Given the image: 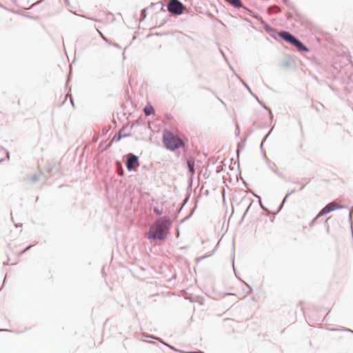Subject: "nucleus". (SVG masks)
Here are the masks:
<instances>
[{
    "mask_svg": "<svg viewBox=\"0 0 353 353\" xmlns=\"http://www.w3.org/2000/svg\"><path fill=\"white\" fill-rule=\"evenodd\" d=\"M261 214L263 216H268V214L267 212H261Z\"/></svg>",
    "mask_w": 353,
    "mask_h": 353,
    "instance_id": "62",
    "label": "nucleus"
},
{
    "mask_svg": "<svg viewBox=\"0 0 353 353\" xmlns=\"http://www.w3.org/2000/svg\"><path fill=\"white\" fill-rule=\"evenodd\" d=\"M283 3L288 8H293V6H291V2L290 0H282Z\"/></svg>",
    "mask_w": 353,
    "mask_h": 353,
    "instance_id": "36",
    "label": "nucleus"
},
{
    "mask_svg": "<svg viewBox=\"0 0 353 353\" xmlns=\"http://www.w3.org/2000/svg\"><path fill=\"white\" fill-rule=\"evenodd\" d=\"M259 103L269 112L270 117L271 119H272L273 114L272 112L271 109L268 105H266L263 101H259Z\"/></svg>",
    "mask_w": 353,
    "mask_h": 353,
    "instance_id": "20",
    "label": "nucleus"
},
{
    "mask_svg": "<svg viewBox=\"0 0 353 353\" xmlns=\"http://www.w3.org/2000/svg\"><path fill=\"white\" fill-rule=\"evenodd\" d=\"M193 353H205L203 352V351L201 350H199L198 352H192Z\"/></svg>",
    "mask_w": 353,
    "mask_h": 353,
    "instance_id": "63",
    "label": "nucleus"
},
{
    "mask_svg": "<svg viewBox=\"0 0 353 353\" xmlns=\"http://www.w3.org/2000/svg\"><path fill=\"white\" fill-rule=\"evenodd\" d=\"M16 228H19V227H22L23 224L22 223H14Z\"/></svg>",
    "mask_w": 353,
    "mask_h": 353,
    "instance_id": "58",
    "label": "nucleus"
},
{
    "mask_svg": "<svg viewBox=\"0 0 353 353\" xmlns=\"http://www.w3.org/2000/svg\"><path fill=\"white\" fill-rule=\"evenodd\" d=\"M144 113L146 117L154 114V110L152 106L148 103L143 108Z\"/></svg>",
    "mask_w": 353,
    "mask_h": 353,
    "instance_id": "14",
    "label": "nucleus"
},
{
    "mask_svg": "<svg viewBox=\"0 0 353 353\" xmlns=\"http://www.w3.org/2000/svg\"><path fill=\"white\" fill-rule=\"evenodd\" d=\"M38 180H39V176H38V175H37V174H33V175L30 177V181H31L32 183H35V182H37Z\"/></svg>",
    "mask_w": 353,
    "mask_h": 353,
    "instance_id": "34",
    "label": "nucleus"
},
{
    "mask_svg": "<svg viewBox=\"0 0 353 353\" xmlns=\"http://www.w3.org/2000/svg\"><path fill=\"white\" fill-rule=\"evenodd\" d=\"M330 330H331V331L341 330V331H345V332H350L353 334V331L351 329L347 328V327H342L341 329L333 327V328H330Z\"/></svg>",
    "mask_w": 353,
    "mask_h": 353,
    "instance_id": "24",
    "label": "nucleus"
},
{
    "mask_svg": "<svg viewBox=\"0 0 353 353\" xmlns=\"http://www.w3.org/2000/svg\"><path fill=\"white\" fill-rule=\"evenodd\" d=\"M6 157L9 159L10 158V152H9V151L6 150Z\"/></svg>",
    "mask_w": 353,
    "mask_h": 353,
    "instance_id": "57",
    "label": "nucleus"
},
{
    "mask_svg": "<svg viewBox=\"0 0 353 353\" xmlns=\"http://www.w3.org/2000/svg\"><path fill=\"white\" fill-rule=\"evenodd\" d=\"M196 208V207L192 210V212H191L189 215H188L187 216H185V218L181 221V222H183L184 221H185V220L188 219H189V218L192 215V214H193V212H194V210H195V208Z\"/></svg>",
    "mask_w": 353,
    "mask_h": 353,
    "instance_id": "40",
    "label": "nucleus"
},
{
    "mask_svg": "<svg viewBox=\"0 0 353 353\" xmlns=\"http://www.w3.org/2000/svg\"><path fill=\"white\" fill-rule=\"evenodd\" d=\"M253 202H254V200L252 198L246 196H243L241 199L239 204L240 205H244L245 204V205H248V206H247L245 212H243V215H242V216H241V219L239 221V223L243 222V221L246 214L248 213V210H250V207H251V205H252Z\"/></svg>",
    "mask_w": 353,
    "mask_h": 353,
    "instance_id": "7",
    "label": "nucleus"
},
{
    "mask_svg": "<svg viewBox=\"0 0 353 353\" xmlns=\"http://www.w3.org/2000/svg\"><path fill=\"white\" fill-rule=\"evenodd\" d=\"M246 140H247V137H244L243 139H241V141L240 143H239L237 145V148H236V152L238 159L239 158L240 152L244 149V148L245 146Z\"/></svg>",
    "mask_w": 353,
    "mask_h": 353,
    "instance_id": "11",
    "label": "nucleus"
},
{
    "mask_svg": "<svg viewBox=\"0 0 353 353\" xmlns=\"http://www.w3.org/2000/svg\"><path fill=\"white\" fill-rule=\"evenodd\" d=\"M238 79L240 80V81L242 83V84L247 88L248 91L250 92V93H252V90L251 88H250V86L247 84V83H245L243 79H241V77L239 76V75H236Z\"/></svg>",
    "mask_w": 353,
    "mask_h": 353,
    "instance_id": "22",
    "label": "nucleus"
},
{
    "mask_svg": "<svg viewBox=\"0 0 353 353\" xmlns=\"http://www.w3.org/2000/svg\"><path fill=\"white\" fill-rule=\"evenodd\" d=\"M276 174L280 178H284V174L281 172H279V171L277 172V173H276Z\"/></svg>",
    "mask_w": 353,
    "mask_h": 353,
    "instance_id": "43",
    "label": "nucleus"
},
{
    "mask_svg": "<svg viewBox=\"0 0 353 353\" xmlns=\"http://www.w3.org/2000/svg\"><path fill=\"white\" fill-rule=\"evenodd\" d=\"M260 149H261V152L263 154V159L266 161V163H268L270 161V159L267 157L263 148V146H262V144H261L260 145Z\"/></svg>",
    "mask_w": 353,
    "mask_h": 353,
    "instance_id": "23",
    "label": "nucleus"
},
{
    "mask_svg": "<svg viewBox=\"0 0 353 353\" xmlns=\"http://www.w3.org/2000/svg\"><path fill=\"white\" fill-rule=\"evenodd\" d=\"M252 131H253V130H252V129L249 130L248 132L246 134V135L245 136V137H247V138H248V137L250 136V134L252 133Z\"/></svg>",
    "mask_w": 353,
    "mask_h": 353,
    "instance_id": "48",
    "label": "nucleus"
},
{
    "mask_svg": "<svg viewBox=\"0 0 353 353\" xmlns=\"http://www.w3.org/2000/svg\"><path fill=\"white\" fill-rule=\"evenodd\" d=\"M153 210L160 217L157 218L150 226L146 233V237L151 242L158 245L159 242L163 241L167 239L172 228V221L169 216H161L162 210L158 208H154Z\"/></svg>",
    "mask_w": 353,
    "mask_h": 353,
    "instance_id": "1",
    "label": "nucleus"
},
{
    "mask_svg": "<svg viewBox=\"0 0 353 353\" xmlns=\"http://www.w3.org/2000/svg\"><path fill=\"white\" fill-rule=\"evenodd\" d=\"M232 267H233L234 274H235L236 277L239 278L240 272L235 268L234 264V260L232 261Z\"/></svg>",
    "mask_w": 353,
    "mask_h": 353,
    "instance_id": "35",
    "label": "nucleus"
},
{
    "mask_svg": "<svg viewBox=\"0 0 353 353\" xmlns=\"http://www.w3.org/2000/svg\"><path fill=\"white\" fill-rule=\"evenodd\" d=\"M162 143L164 148L170 152H174L180 148H185L184 141L170 130H165L162 134Z\"/></svg>",
    "mask_w": 353,
    "mask_h": 353,
    "instance_id": "2",
    "label": "nucleus"
},
{
    "mask_svg": "<svg viewBox=\"0 0 353 353\" xmlns=\"http://www.w3.org/2000/svg\"><path fill=\"white\" fill-rule=\"evenodd\" d=\"M352 214H353V209H350L349 215H348V221L350 225V231L352 235L353 236V220H352Z\"/></svg>",
    "mask_w": 353,
    "mask_h": 353,
    "instance_id": "18",
    "label": "nucleus"
},
{
    "mask_svg": "<svg viewBox=\"0 0 353 353\" xmlns=\"http://www.w3.org/2000/svg\"><path fill=\"white\" fill-rule=\"evenodd\" d=\"M131 136V132L122 133L121 132H119L114 136V139L115 142H119L122 138L130 137Z\"/></svg>",
    "mask_w": 353,
    "mask_h": 353,
    "instance_id": "12",
    "label": "nucleus"
},
{
    "mask_svg": "<svg viewBox=\"0 0 353 353\" xmlns=\"http://www.w3.org/2000/svg\"><path fill=\"white\" fill-rule=\"evenodd\" d=\"M159 3H161V1H159V2H157V3H152L150 6V7H153L155 5L159 4Z\"/></svg>",
    "mask_w": 353,
    "mask_h": 353,
    "instance_id": "54",
    "label": "nucleus"
},
{
    "mask_svg": "<svg viewBox=\"0 0 353 353\" xmlns=\"http://www.w3.org/2000/svg\"><path fill=\"white\" fill-rule=\"evenodd\" d=\"M319 217H317V215L309 223V227L310 228H312L314 224L316 223V221L317 219H319Z\"/></svg>",
    "mask_w": 353,
    "mask_h": 353,
    "instance_id": "32",
    "label": "nucleus"
},
{
    "mask_svg": "<svg viewBox=\"0 0 353 353\" xmlns=\"http://www.w3.org/2000/svg\"><path fill=\"white\" fill-rule=\"evenodd\" d=\"M214 252H215V250H214L211 253H210V254H205V255H203V256H201V257L198 259V261H201V260H203V259H206V258H208V257H209V256H211L212 255H213V254H214Z\"/></svg>",
    "mask_w": 353,
    "mask_h": 353,
    "instance_id": "31",
    "label": "nucleus"
},
{
    "mask_svg": "<svg viewBox=\"0 0 353 353\" xmlns=\"http://www.w3.org/2000/svg\"><path fill=\"white\" fill-rule=\"evenodd\" d=\"M283 205H284V203H283L281 202V204H280V205H279V208H278V210H277V212H279L280 210H281V209H282V208H283Z\"/></svg>",
    "mask_w": 353,
    "mask_h": 353,
    "instance_id": "44",
    "label": "nucleus"
},
{
    "mask_svg": "<svg viewBox=\"0 0 353 353\" xmlns=\"http://www.w3.org/2000/svg\"><path fill=\"white\" fill-rule=\"evenodd\" d=\"M5 161V158H1L0 159V163Z\"/></svg>",
    "mask_w": 353,
    "mask_h": 353,
    "instance_id": "64",
    "label": "nucleus"
},
{
    "mask_svg": "<svg viewBox=\"0 0 353 353\" xmlns=\"http://www.w3.org/2000/svg\"><path fill=\"white\" fill-rule=\"evenodd\" d=\"M331 212V208H330L329 205H327L319 211V212L317 214V217L326 215Z\"/></svg>",
    "mask_w": 353,
    "mask_h": 353,
    "instance_id": "15",
    "label": "nucleus"
},
{
    "mask_svg": "<svg viewBox=\"0 0 353 353\" xmlns=\"http://www.w3.org/2000/svg\"><path fill=\"white\" fill-rule=\"evenodd\" d=\"M186 168L188 170V173L193 176L195 173L196 169L195 159L192 157L186 158Z\"/></svg>",
    "mask_w": 353,
    "mask_h": 353,
    "instance_id": "9",
    "label": "nucleus"
},
{
    "mask_svg": "<svg viewBox=\"0 0 353 353\" xmlns=\"http://www.w3.org/2000/svg\"><path fill=\"white\" fill-rule=\"evenodd\" d=\"M53 170V168L52 167H48L46 168V172H48V173H50Z\"/></svg>",
    "mask_w": 353,
    "mask_h": 353,
    "instance_id": "46",
    "label": "nucleus"
},
{
    "mask_svg": "<svg viewBox=\"0 0 353 353\" xmlns=\"http://www.w3.org/2000/svg\"><path fill=\"white\" fill-rule=\"evenodd\" d=\"M330 208H331V211H334L335 210H339V209H342L344 208L343 205H341V204H328Z\"/></svg>",
    "mask_w": 353,
    "mask_h": 353,
    "instance_id": "21",
    "label": "nucleus"
},
{
    "mask_svg": "<svg viewBox=\"0 0 353 353\" xmlns=\"http://www.w3.org/2000/svg\"><path fill=\"white\" fill-rule=\"evenodd\" d=\"M147 9H148V8H143L141 11V20H144L146 18V17H147Z\"/></svg>",
    "mask_w": 353,
    "mask_h": 353,
    "instance_id": "26",
    "label": "nucleus"
},
{
    "mask_svg": "<svg viewBox=\"0 0 353 353\" xmlns=\"http://www.w3.org/2000/svg\"><path fill=\"white\" fill-rule=\"evenodd\" d=\"M272 131V130L269 131V132L263 138L261 143V144H262V145H263L264 142L267 140L268 137L271 134Z\"/></svg>",
    "mask_w": 353,
    "mask_h": 353,
    "instance_id": "39",
    "label": "nucleus"
},
{
    "mask_svg": "<svg viewBox=\"0 0 353 353\" xmlns=\"http://www.w3.org/2000/svg\"><path fill=\"white\" fill-rule=\"evenodd\" d=\"M161 343H162L163 345L168 347L172 350H173V351H174L176 352H178V353H193L192 352H187V351H184V350H182L177 349L175 347H174V346H172L171 345H169L168 343H165L163 340H161Z\"/></svg>",
    "mask_w": 353,
    "mask_h": 353,
    "instance_id": "13",
    "label": "nucleus"
},
{
    "mask_svg": "<svg viewBox=\"0 0 353 353\" xmlns=\"http://www.w3.org/2000/svg\"><path fill=\"white\" fill-rule=\"evenodd\" d=\"M250 94H251L254 97V99H256V101H257L258 102H259V101H260V100H259V97H258L256 94H254L252 92V93H250Z\"/></svg>",
    "mask_w": 353,
    "mask_h": 353,
    "instance_id": "51",
    "label": "nucleus"
},
{
    "mask_svg": "<svg viewBox=\"0 0 353 353\" xmlns=\"http://www.w3.org/2000/svg\"><path fill=\"white\" fill-rule=\"evenodd\" d=\"M268 167L270 170L273 171L275 174L277 173L279 171L276 164L274 162H272L271 161L268 163H267Z\"/></svg>",
    "mask_w": 353,
    "mask_h": 353,
    "instance_id": "19",
    "label": "nucleus"
},
{
    "mask_svg": "<svg viewBox=\"0 0 353 353\" xmlns=\"http://www.w3.org/2000/svg\"><path fill=\"white\" fill-rule=\"evenodd\" d=\"M151 339L159 341L160 343H161V340H162L160 337L156 336L152 334H142V336L141 337V340L143 341L148 342L150 343H156L155 341H154Z\"/></svg>",
    "mask_w": 353,
    "mask_h": 353,
    "instance_id": "10",
    "label": "nucleus"
},
{
    "mask_svg": "<svg viewBox=\"0 0 353 353\" xmlns=\"http://www.w3.org/2000/svg\"><path fill=\"white\" fill-rule=\"evenodd\" d=\"M263 26L268 34H269L270 31H272V29L274 28L266 23H264Z\"/></svg>",
    "mask_w": 353,
    "mask_h": 353,
    "instance_id": "25",
    "label": "nucleus"
},
{
    "mask_svg": "<svg viewBox=\"0 0 353 353\" xmlns=\"http://www.w3.org/2000/svg\"><path fill=\"white\" fill-rule=\"evenodd\" d=\"M254 195L256 197H257V198L259 199V204H260V205H261V208H262L263 210H265V211L268 212H270L268 208H267L266 207H265V206H263V204H262V203H261V198H260V196H259L258 195H256V194H254Z\"/></svg>",
    "mask_w": 353,
    "mask_h": 353,
    "instance_id": "28",
    "label": "nucleus"
},
{
    "mask_svg": "<svg viewBox=\"0 0 353 353\" xmlns=\"http://www.w3.org/2000/svg\"><path fill=\"white\" fill-rule=\"evenodd\" d=\"M223 170V168L221 166H218V167L216 168V173H220V172H221Z\"/></svg>",
    "mask_w": 353,
    "mask_h": 353,
    "instance_id": "42",
    "label": "nucleus"
},
{
    "mask_svg": "<svg viewBox=\"0 0 353 353\" xmlns=\"http://www.w3.org/2000/svg\"><path fill=\"white\" fill-rule=\"evenodd\" d=\"M70 102H71L72 105L74 106V101H73L72 96H70Z\"/></svg>",
    "mask_w": 353,
    "mask_h": 353,
    "instance_id": "60",
    "label": "nucleus"
},
{
    "mask_svg": "<svg viewBox=\"0 0 353 353\" xmlns=\"http://www.w3.org/2000/svg\"><path fill=\"white\" fill-rule=\"evenodd\" d=\"M286 17H287V18L289 19H291V18L293 17V15H292V13H290V12H288V13L286 14Z\"/></svg>",
    "mask_w": 353,
    "mask_h": 353,
    "instance_id": "45",
    "label": "nucleus"
},
{
    "mask_svg": "<svg viewBox=\"0 0 353 353\" xmlns=\"http://www.w3.org/2000/svg\"><path fill=\"white\" fill-rule=\"evenodd\" d=\"M103 39H104V41H105V42H107L108 43L110 44V45H112L113 43H112L110 40H108V39L105 38L104 37H103Z\"/></svg>",
    "mask_w": 353,
    "mask_h": 353,
    "instance_id": "50",
    "label": "nucleus"
},
{
    "mask_svg": "<svg viewBox=\"0 0 353 353\" xmlns=\"http://www.w3.org/2000/svg\"><path fill=\"white\" fill-rule=\"evenodd\" d=\"M126 159L125 167L128 172H137L139 166V158L134 153H128L123 157V159Z\"/></svg>",
    "mask_w": 353,
    "mask_h": 353,
    "instance_id": "3",
    "label": "nucleus"
},
{
    "mask_svg": "<svg viewBox=\"0 0 353 353\" xmlns=\"http://www.w3.org/2000/svg\"><path fill=\"white\" fill-rule=\"evenodd\" d=\"M33 245H28L26 248H24L23 250H22L20 252H19V255H22L24 253H26V252H28Z\"/></svg>",
    "mask_w": 353,
    "mask_h": 353,
    "instance_id": "30",
    "label": "nucleus"
},
{
    "mask_svg": "<svg viewBox=\"0 0 353 353\" xmlns=\"http://www.w3.org/2000/svg\"><path fill=\"white\" fill-rule=\"evenodd\" d=\"M0 332H13L12 330H8V329H0Z\"/></svg>",
    "mask_w": 353,
    "mask_h": 353,
    "instance_id": "47",
    "label": "nucleus"
},
{
    "mask_svg": "<svg viewBox=\"0 0 353 353\" xmlns=\"http://www.w3.org/2000/svg\"><path fill=\"white\" fill-rule=\"evenodd\" d=\"M217 99L220 101L221 103L225 105V103L219 97H217Z\"/></svg>",
    "mask_w": 353,
    "mask_h": 353,
    "instance_id": "61",
    "label": "nucleus"
},
{
    "mask_svg": "<svg viewBox=\"0 0 353 353\" xmlns=\"http://www.w3.org/2000/svg\"><path fill=\"white\" fill-rule=\"evenodd\" d=\"M245 284L247 285V287L249 288L250 292H252L253 290L252 288L248 283H245Z\"/></svg>",
    "mask_w": 353,
    "mask_h": 353,
    "instance_id": "49",
    "label": "nucleus"
},
{
    "mask_svg": "<svg viewBox=\"0 0 353 353\" xmlns=\"http://www.w3.org/2000/svg\"><path fill=\"white\" fill-rule=\"evenodd\" d=\"M280 33L281 31H279L276 28H273L272 31H270V32L268 34L271 37L274 38L275 40L280 41Z\"/></svg>",
    "mask_w": 353,
    "mask_h": 353,
    "instance_id": "16",
    "label": "nucleus"
},
{
    "mask_svg": "<svg viewBox=\"0 0 353 353\" xmlns=\"http://www.w3.org/2000/svg\"><path fill=\"white\" fill-rule=\"evenodd\" d=\"M303 181H305V183H303V185H301V187L299 190V191L302 190L305 188V184H307L310 181V179H308V178H304V179H303Z\"/></svg>",
    "mask_w": 353,
    "mask_h": 353,
    "instance_id": "33",
    "label": "nucleus"
},
{
    "mask_svg": "<svg viewBox=\"0 0 353 353\" xmlns=\"http://www.w3.org/2000/svg\"><path fill=\"white\" fill-rule=\"evenodd\" d=\"M283 65L286 67H288L290 65V61L288 59L284 60Z\"/></svg>",
    "mask_w": 353,
    "mask_h": 353,
    "instance_id": "41",
    "label": "nucleus"
},
{
    "mask_svg": "<svg viewBox=\"0 0 353 353\" xmlns=\"http://www.w3.org/2000/svg\"><path fill=\"white\" fill-rule=\"evenodd\" d=\"M110 128H111V125H109L108 129H104V130H103V132L104 134L107 133V132H108V131Z\"/></svg>",
    "mask_w": 353,
    "mask_h": 353,
    "instance_id": "53",
    "label": "nucleus"
},
{
    "mask_svg": "<svg viewBox=\"0 0 353 353\" xmlns=\"http://www.w3.org/2000/svg\"><path fill=\"white\" fill-rule=\"evenodd\" d=\"M114 141V139L113 138L105 147V148L103 149L104 150H108L109 148H110L113 143V142Z\"/></svg>",
    "mask_w": 353,
    "mask_h": 353,
    "instance_id": "38",
    "label": "nucleus"
},
{
    "mask_svg": "<svg viewBox=\"0 0 353 353\" xmlns=\"http://www.w3.org/2000/svg\"><path fill=\"white\" fill-rule=\"evenodd\" d=\"M161 4H162V6H161V8L160 10H161V11H162V12H165V10H164V8H163V7H164V6H165V5H164V4H163L162 3H161Z\"/></svg>",
    "mask_w": 353,
    "mask_h": 353,
    "instance_id": "59",
    "label": "nucleus"
},
{
    "mask_svg": "<svg viewBox=\"0 0 353 353\" xmlns=\"http://www.w3.org/2000/svg\"><path fill=\"white\" fill-rule=\"evenodd\" d=\"M112 46L119 48H121V47L118 43H112Z\"/></svg>",
    "mask_w": 353,
    "mask_h": 353,
    "instance_id": "56",
    "label": "nucleus"
},
{
    "mask_svg": "<svg viewBox=\"0 0 353 353\" xmlns=\"http://www.w3.org/2000/svg\"><path fill=\"white\" fill-rule=\"evenodd\" d=\"M310 76L316 81H319L318 77L315 74H310Z\"/></svg>",
    "mask_w": 353,
    "mask_h": 353,
    "instance_id": "52",
    "label": "nucleus"
},
{
    "mask_svg": "<svg viewBox=\"0 0 353 353\" xmlns=\"http://www.w3.org/2000/svg\"><path fill=\"white\" fill-rule=\"evenodd\" d=\"M129 127V124L123 125L122 128V130H125Z\"/></svg>",
    "mask_w": 353,
    "mask_h": 353,
    "instance_id": "55",
    "label": "nucleus"
},
{
    "mask_svg": "<svg viewBox=\"0 0 353 353\" xmlns=\"http://www.w3.org/2000/svg\"><path fill=\"white\" fill-rule=\"evenodd\" d=\"M279 37L280 41H285L291 45H292L296 38L292 33L284 30H281Z\"/></svg>",
    "mask_w": 353,
    "mask_h": 353,
    "instance_id": "6",
    "label": "nucleus"
},
{
    "mask_svg": "<svg viewBox=\"0 0 353 353\" xmlns=\"http://www.w3.org/2000/svg\"><path fill=\"white\" fill-rule=\"evenodd\" d=\"M225 1L235 8H242L244 10V11L242 13V14L241 15V17H243V15L245 16V15L248 14L249 16L253 17L258 20L262 21V17H259V15H256L253 11H252L251 10L248 8L246 6H245L243 4L241 0H225Z\"/></svg>",
    "mask_w": 353,
    "mask_h": 353,
    "instance_id": "4",
    "label": "nucleus"
},
{
    "mask_svg": "<svg viewBox=\"0 0 353 353\" xmlns=\"http://www.w3.org/2000/svg\"><path fill=\"white\" fill-rule=\"evenodd\" d=\"M141 121L139 120H135L130 123V128L132 130L135 125H140Z\"/></svg>",
    "mask_w": 353,
    "mask_h": 353,
    "instance_id": "27",
    "label": "nucleus"
},
{
    "mask_svg": "<svg viewBox=\"0 0 353 353\" xmlns=\"http://www.w3.org/2000/svg\"><path fill=\"white\" fill-rule=\"evenodd\" d=\"M292 46L296 48V50L301 54L307 53L310 52V49L302 43L298 38H296L295 41L292 43Z\"/></svg>",
    "mask_w": 353,
    "mask_h": 353,
    "instance_id": "8",
    "label": "nucleus"
},
{
    "mask_svg": "<svg viewBox=\"0 0 353 353\" xmlns=\"http://www.w3.org/2000/svg\"><path fill=\"white\" fill-rule=\"evenodd\" d=\"M240 134V126L238 123L236 124L235 136L239 137Z\"/></svg>",
    "mask_w": 353,
    "mask_h": 353,
    "instance_id": "37",
    "label": "nucleus"
},
{
    "mask_svg": "<svg viewBox=\"0 0 353 353\" xmlns=\"http://www.w3.org/2000/svg\"><path fill=\"white\" fill-rule=\"evenodd\" d=\"M295 192H296V190H292V191H290V192H288V193L286 194V195L284 196V198L283 199V200H282V201H281V202H282L283 203H284L287 201V199H288V196H289L290 195H291L292 194L294 193Z\"/></svg>",
    "mask_w": 353,
    "mask_h": 353,
    "instance_id": "29",
    "label": "nucleus"
},
{
    "mask_svg": "<svg viewBox=\"0 0 353 353\" xmlns=\"http://www.w3.org/2000/svg\"><path fill=\"white\" fill-rule=\"evenodd\" d=\"M190 188H191V183H188V188H187V193H186L185 196V198H184V199H183V205H182V206L185 205L188 202V201H189V199H190V193L189 192V189H190ZM183 208V207H181V208L178 210V212H179L181 210V208Z\"/></svg>",
    "mask_w": 353,
    "mask_h": 353,
    "instance_id": "17",
    "label": "nucleus"
},
{
    "mask_svg": "<svg viewBox=\"0 0 353 353\" xmlns=\"http://www.w3.org/2000/svg\"><path fill=\"white\" fill-rule=\"evenodd\" d=\"M168 12L176 15H181L183 13V4L179 0H171L166 6Z\"/></svg>",
    "mask_w": 353,
    "mask_h": 353,
    "instance_id": "5",
    "label": "nucleus"
}]
</instances>
